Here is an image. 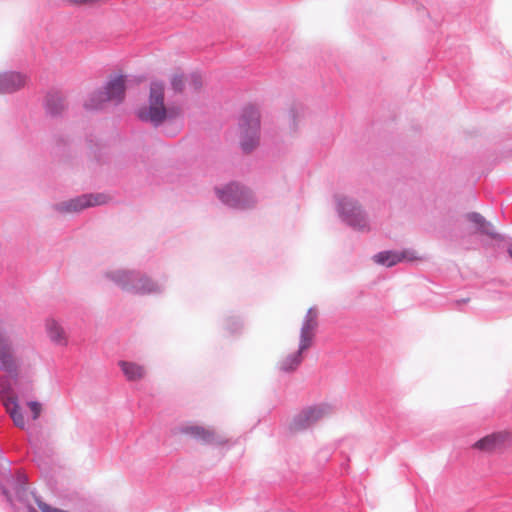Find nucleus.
<instances>
[{
  "instance_id": "obj_1",
  "label": "nucleus",
  "mask_w": 512,
  "mask_h": 512,
  "mask_svg": "<svg viewBox=\"0 0 512 512\" xmlns=\"http://www.w3.org/2000/svg\"><path fill=\"white\" fill-rule=\"evenodd\" d=\"M165 84L161 80H153L150 83L149 105H143L136 109L137 118L144 122L150 123L153 127L158 128L166 121L174 120L181 114L178 106L164 105Z\"/></svg>"
},
{
  "instance_id": "obj_2",
  "label": "nucleus",
  "mask_w": 512,
  "mask_h": 512,
  "mask_svg": "<svg viewBox=\"0 0 512 512\" xmlns=\"http://www.w3.org/2000/svg\"><path fill=\"white\" fill-rule=\"evenodd\" d=\"M129 75L122 72L110 74L101 88L89 93L83 103L86 111H100L106 103L119 105L124 102L128 89Z\"/></svg>"
},
{
  "instance_id": "obj_3",
  "label": "nucleus",
  "mask_w": 512,
  "mask_h": 512,
  "mask_svg": "<svg viewBox=\"0 0 512 512\" xmlns=\"http://www.w3.org/2000/svg\"><path fill=\"white\" fill-rule=\"evenodd\" d=\"M124 292L136 295L161 294L165 287L136 270L118 269L105 273Z\"/></svg>"
},
{
  "instance_id": "obj_4",
  "label": "nucleus",
  "mask_w": 512,
  "mask_h": 512,
  "mask_svg": "<svg viewBox=\"0 0 512 512\" xmlns=\"http://www.w3.org/2000/svg\"><path fill=\"white\" fill-rule=\"evenodd\" d=\"M260 111L254 104L243 106L239 118L240 146L244 153H251L259 145L261 128Z\"/></svg>"
},
{
  "instance_id": "obj_5",
  "label": "nucleus",
  "mask_w": 512,
  "mask_h": 512,
  "mask_svg": "<svg viewBox=\"0 0 512 512\" xmlns=\"http://www.w3.org/2000/svg\"><path fill=\"white\" fill-rule=\"evenodd\" d=\"M215 193L222 204L235 210H248L253 208L256 203L252 190L237 181H230L222 187H215Z\"/></svg>"
},
{
  "instance_id": "obj_6",
  "label": "nucleus",
  "mask_w": 512,
  "mask_h": 512,
  "mask_svg": "<svg viewBox=\"0 0 512 512\" xmlns=\"http://www.w3.org/2000/svg\"><path fill=\"white\" fill-rule=\"evenodd\" d=\"M336 211L341 220L356 230L367 226V214L359 202L348 196H335Z\"/></svg>"
},
{
  "instance_id": "obj_7",
  "label": "nucleus",
  "mask_w": 512,
  "mask_h": 512,
  "mask_svg": "<svg viewBox=\"0 0 512 512\" xmlns=\"http://www.w3.org/2000/svg\"><path fill=\"white\" fill-rule=\"evenodd\" d=\"M454 45V39L448 37L442 47H448L447 50L444 51V55L442 59L446 60L448 66L451 68L449 72V77L454 81L464 80L465 77L462 75L464 71V67L469 60V49L466 45H457L455 48H452Z\"/></svg>"
},
{
  "instance_id": "obj_8",
  "label": "nucleus",
  "mask_w": 512,
  "mask_h": 512,
  "mask_svg": "<svg viewBox=\"0 0 512 512\" xmlns=\"http://www.w3.org/2000/svg\"><path fill=\"white\" fill-rule=\"evenodd\" d=\"M110 197L105 193H84L66 201L56 203L54 208L60 213L81 212L84 209L107 204Z\"/></svg>"
},
{
  "instance_id": "obj_9",
  "label": "nucleus",
  "mask_w": 512,
  "mask_h": 512,
  "mask_svg": "<svg viewBox=\"0 0 512 512\" xmlns=\"http://www.w3.org/2000/svg\"><path fill=\"white\" fill-rule=\"evenodd\" d=\"M19 362L14 347L6 331L0 327V371L12 381L19 378Z\"/></svg>"
},
{
  "instance_id": "obj_10",
  "label": "nucleus",
  "mask_w": 512,
  "mask_h": 512,
  "mask_svg": "<svg viewBox=\"0 0 512 512\" xmlns=\"http://www.w3.org/2000/svg\"><path fill=\"white\" fill-rule=\"evenodd\" d=\"M11 463V461L9 460ZM4 482H9L12 484V488L15 494L17 501L23 504H28V509L30 508L29 504V494H28V478L25 474L13 475L12 470L8 475L0 476V492L5 497L6 501L9 504H13L12 494L9 489L4 485Z\"/></svg>"
},
{
  "instance_id": "obj_11",
  "label": "nucleus",
  "mask_w": 512,
  "mask_h": 512,
  "mask_svg": "<svg viewBox=\"0 0 512 512\" xmlns=\"http://www.w3.org/2000/svg\"><path fill=\"white\" fill-rule=\"evenodd\" d=\"M329 406L326 404H315L303 408L292 418L288 429L290 432H300L310 428L317 423L328 412Z\"/></svg>"
},
{
  "instance_id": "obj_12",
  "label": "nucleus",
  "mask_w": 512,
  "mask_h": 512,
  "mask_svg": "<svg viewBox=\"0 0 512 512\" xmlns=\"http://www.w3.org/2000/svg\"><path fill=\"white\" fill-rule=\"evenodd\" d=\"M353 443L352 439L346 438L342 439L338 443V447L336 450L331 453L329 448H323L319 450L317 454V460L319 463H327L330 461V459L339 456V466H340V474L346 475L349 473V462H350V456L348 454V450L351 448Z\"/></svg>"
},
{
  "instance_id": "obj_13",
  "label": "nucleus",
  "mask_w": 512,
  "mask_h": 512,
  "mask_svg": "<svg viewBox=\"0 0 512 512\" xmlns=\"http://www.w3.org/2000/svg\"><path fill=\"white\" fill-rule=\"evenodd\" d=\"M510 443H512V433L508 431H496L483 436L477 440L472 447L479 451L490 452Z\"/></svg>"
},
{
  "instance_id": "obj_14",
  "label": "nucleus",
  "mask_w": 512,
  "mask_h": 512,
  "mask_svg": "<svg viewBox=\"0 0 512 512\" xmlns=\"http://www.w3.org/2000/svg\"><path fill=\"white\" fill-rule=\"evenodd\" d=\"M28 81V76L20 71L10 70L0 72V94H12L22 89Z\"/></svg>"
},
{
  "instance_id": "obj_15",
  "label": "nucleus",
  "mask_w": 512,
  "mask_h": 512,
  "mask_svg": "<svg viewBox=\"0 0 512 512\" xmlns=\"http://www.w3.org/2000/svg\"><path fill=\"white\" fill-rule=\"evenodd\" d=\"M43 108L47 116L59 118L67 109L65 97L60 91L49 90L44 97Z\"/></svg>"
},
{
  "instance_id": "obj_16",
  "label": "nucleus",
  "mask_w": 512,
  "mask_h": 512,
  "mask_svg": "<svg viewBox=\"0 0 512 512\" xmlns=\"http://www.w3.org/2000/svg\"><path fill=\"white\" fill-rule=\"evenodd\" d=\"M318 311L315 307L308 309L300 329V339H302V348L311 347L315 338V330L318 326Z\"/></svg>"
},
{
  "instance_id": "obj_17",
  "label": "nucleus",
  "mask_w": 512,
  "mask_h": 512,
  "mask_svg": "<svg viewBox=\"0 0 512 512\" xmlns=\"http://www.w3.org/2000/svg\"><path fill=\"white\" fill-rule=\"evenodd\" d=\"M404 3H411L415 5L416 10L426 12L427 16L434 22L436 26H439L441 33H443V25L448 22V15H443L441 18L435 13L434 0H403ZM439 6V3H436Z\"/></svg>"
},
{
  "instance_id": "obj_18",
  "label": "nucleus",
  "mask_w": 512,
  "mask_h": 512,
  "mask_svg": "<svg viewBox=\"0 0 512 512\" xmlns=\"http://www.w3.org/2000/svg\"><path fill=\"white\" fill-rule=\"evenodd\" d=\"M465 218L470 223L475 225V228L479 233L487 235L495 240L503 239V236L500 233L489 230V227H491L492 224L489 221H487L485 217L482 216L479 212H468L465 215Z\"/></svg>"
},
{
  "instance_id": "obj_19",
  "label": "nucleus",
  "mask_w": 512,
  "mask_h": 512,
  "mask_svg": "<svg viewBox=\"0 0 512 512\" xmlns=\"http://www.w3.org/2000/svg\"><path fill=\"white\" fill-rule=\"evenodd\" d=\"M302 339L299 340L298 350L286 356L279 364V369L283 372L290 373L295 371L303 361V352L310 347L302 348Z\"/></svg>"
},
{
  "instance_id": "obj_20",
  "label": "nucleus",
  "mask_w": 512,
  "mask_h": 512,
  "mask_svg": "<svg viewBox=\"0 0 512 512\" xmlns=\"http://www.w3.org/2000/svg\"><path fill=\"white\" fill-rule=\"evenodd\" d=\"M182 432L191 435L194 439L203 442L204 444H213L215 442V435L212 431L199 425H190L182 428Z\"/></svg>"
},
{
  "instance_id": "obj_21",
  "label": "nucleus",
  "mask_w": 512,
  "mask_h": 512,
  "mask_svg": "<svg viewBox=\"0 0 512 512\" xmlns=\"http://www.w3.org/2000/svg\"><path fill=\"white\" fill-rule=\"evenodd\" d=\"M222 328L229 335H239L244 328V321L240 315L229 314L223 318Z\"/></svg>"
},
{
  "instance_id": "obj_22",
  "label": "nucleus",
  "mask_w": 512,
  "mask_h": 512,
  "mask_svg": "<svg viewBox=\"0 0 512 512\" xmlns=\"http://www.w3.org/2000/svg\"><path fill=\"white\" fill-rule=\"evenodd\" d=\"M46 331L53 343L58 345H67L65 332L56 320L48 319L46 321Z\"/></svg>"
},
{
  "instance_id": "obj_23",
  "label": "nucleus",
  "mask_w": 512,
  "mask_h": 512,
  "mask_svg": "<svg viewBox=\"0 0 512 512\" xmlns=\"http://www.w3.org/2000/svg\"><path fill=\"white\" fill-rule=\"evenodd\" d=\"M372 260L381 266L391 268L400 263L397 250H383L373 255Z\"/></svg>"
},
{
  "instance_id": "obj_24",
  "label": "nucleus",
  "mask_w": 512,
  "mask_h": 512,
  "mask_svg": "<svg viewBox=\"0 0 512 512\" xmlns=\"http://www.w3.org/2000/svg\"><path fill=\"white\" fill-rule=\"evenodd\" d=\"M119 366H120L121 371L123 372L124 376L129 381L138 380V379L142 378L144 375L143 367L136 363L121 360L119 362Z\"/></svg>"
},
{
  "instance_id": "obj_25",
  "label": "nucleus",
  "mask_w": 512,
  "mask_h": 512,
  "mask_svg": "<svg viewBox=\"0 0 512 512\" xmlns=\"http://www.w3.org/2000/svg\"><path fill=\"white\" fill-rule=\"evenodd\" d=\"M11 402L10 417L16 427L23 429L25 427V418L17 397H14Z\"/></svg>"
},
{
  "instance_id": "obj_26",
  "label": "nucleus",
  "mask_w": 512,
  "mask_h": 512,
  "mask_svg": "<svg viewBox=\"0 0 512 512\" xmlns=\"http://www.w3.org/2000/svg\"><path fill=\"white\" fill-rule=\"evenodd\" d=\"M187 83L191 89L195 92L199 91L202 88V77L198 72H192L187 77Z\"/></svg>"
},
{
  "instance_id": "obj_27",
  "label": "nucleus",
  "mask_w": 512,
  "mask_h": 512,
  "mask_svg": "<svg viewBox=\"0 0 512 512\" xmlns=\"http://www.w3.org/2000/svg\"><path fill=\"white\" fill-rule=\"evenodd\" d=\"M171 89L175 93H182L185 87V81L183 74H175L170 80Z\"/></svg>"
},
{
  "instance_id": "obj_28",
  "label": "nucleus",
  "mask_w": 512,
  "mask_h": 512,
  "mask_svg": "<svg viewBox=\"0 0 512 512\" xmlns=\"http://www.w3.org/2000/svg\"><path fill=\"white\" fill-rule=\"evenodd\" d=\"M397 256L400 258L401 262H413L418 258L416 252L413 249L405 248L400 251L397 250Z\"/></svg>"
},
{
  "instance_id": "obj_29",
  "label": "nucleus",
  "mask_w": 512,
  "mask_h": 512,
  "mask_svg": "<svg viewBox=\"0 0 512 512\" xmlns=\"http://www.w3.org/2000/svg\"><path fill=\"white\" fill-rule=\"evenodd\" d=\"M36 503H37L38 508L41 510V512H70L68 510L54 507V506L42 501L40 498H36Z\"/></svg>"
},
{
  "instance_id": "obj_30",
  "label": "nucleus",
  "mask_w": 512,
  "mask_h": 512,
  "mask_svg": "<svg viewBox=\"0 0 512 512\" xmlns=\"http://www.w3.org/2000/svg\"><path fill=\"white\" fill-rule=\"evenodd\" d=\"M289 115H290V129L293 131H296L298 128V104H293L291 108L289 109Z\"/></svg>"
},
{
  "instance_id": "obj_31",
  "label": "nucleus",
  "mask_w": 512,
  "mask_h": 512,
  "mask_svg": "<svg viewBox=\"0 0 512 512\" xmlns=\"http://www.w3.org/2000/svg\"><path fill=\"white\" fill-rule=\"evenodd\" d=\"M27 404H28V407H29V409L31 411L32 418L34 420L37 419L40 416L41 411H42L41 403L39 401H37V400H31Z\"/></svg>"
},
{
  "instance_id": "obj_32",
  "label": "nucleus",
  "mask_w": 512,
  "mask_h": 512,
  "mask_svg": "<svg viewBox=\"0 0 512 512\" xmlns=\"http://www.w3.org/2000/svg\"><path fill=\"white\" fill-rule=\"evenodd\" d=\"M487 22V15L485 12L480 13L478 18L474 19V27L476 29H484V24Z\"/></svg>"
},
{
  "instance_id": "obj_33",
  "label": "nucleus",
  "mask_w": 512,
  "mask_h": 512,
  "mask_svg": "<svg viewBox=\"0 0 512 512\" xmlns=\"http://www.w3.org/2000/svg\"><path fill=\"white\" fill-rule=\"evenodd\" d=\"M507 253H508L509 257L512 259V244H510V245L507 247Z\"/></svg>"
},
{
  "instance_id": "obj_34",
  "label": "nucleus",
  "mask_w": 512,
  "mask_h": 512,
  "mask_svg": "<svg viewBox=\"0 0 512 512\" xmlns=\"http://www.w3.org/2000/svg\"><path fill=\"white\" fill-rule=\"evenodd\" d=\"M467 302H468V299H461V300L457 301L458 304H465Z\"/></svg>"
},
{
  "instance_id": "obj_35",
  "label": "nucleus",
  "mask_w": 512,
  "mask_h": 512,
  "mask_svg": "<svg viewBox=\"0 0 512 512\" xmlns=\"http://www.w3.org/2000/svg\"><path fill=\"white\" fill-rule=\"evenodd\" d=\"M29 512H38L34 507L30 506Z\"/></svg>"
},
{
  "instance_id": "obj_36",
  "label": "nucleus",
  "mask_w": 512,
  "mask_h": 512,
  "mask_svg": "<svg viewBox=\"0 0 512 512\" xmlns=\"http://www.w3.org/2000/svg\"><path fill=\"white\" fill-rule=\"evenodd\" d=\"M63 141L62 138H58L57 142H58V145H60V143Z\"/></svg>"
},
{
  "instance_id": "obj_37",
  "label": "nucleus",
  "mask_w": 512,
  "mask_h": 512,
  "mask_svg": "<svg viewBox=\"0 0 512 512\" xmlns=\"http://www.w3.org/2000/svg\"><path fill=\"white\" fill-rule=\"evenodd\" d=\"M217 444H221L222 445V444H224V442L223 441H217Z\"/></svg>"
}]
</instances>
